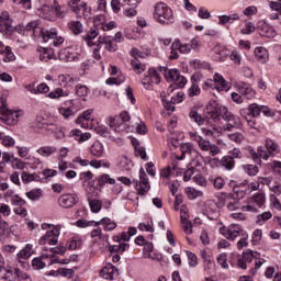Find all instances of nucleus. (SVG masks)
<instances>
[{"instance_id":"2","label":"nucleus","mask_w":281,"mask_h":281,"mask_svg":"<svg viewBox=\"0 0 281 281\" xmlns=\"http://www.w3.org/2000/svg\"><path fill=\"white\" fill-rule=\"evenodd\" d=\"M248 153L250 154L252 161L260 166L262 164V159L267 161L269 157H276V155L280 153V146L277 143H274L273 139L267 138L265 140V147L259 146L257 148V151L254 148L249 147Z\"/></svg>"},{"instance_id":"7","label":"nucleus","mask_w":281,"mask_h":281,"mask_svg":"<svg viewBox=\"0 0 281 281\" xmlns=\"http://www.w3.org/2000/svg\"><path fill=\"white\" fill-rule=\"evenodd\" d=\"M93 113L92 109H88L86 110L82 115L78 116L76 119V124H80L81 128H97L95 124H98V122L95 121V119L91 117V114Z\"/></svg>"},{"instance_id":"27","label":"nucleus","mask_w":281,"mask_h":281,"mask_svg":"<svg viewBox=\"0 0 281 281\" xmlns=\"http://www.w3.org/2000/svg\"><path fill=\"white\" fill-rule=\"evenodd\" d=\"M68 5L71 12H75V14H80V12H87V3H80V0H70L68 1Z\"/></svg>"},{"instance_id":"48","label":"nucleus","mask_w":281,"mask_h":281,"mask_svg":"<svg viewBox=\"0 0 281 281\" xmlns=\"http://www.w3.org/2000/svg\"><path fill=\"white\" fill-rule=\"evenodd\" d=\"M119 167L122 170H125L126 172H128V170H131V168H133V161L131 159H128V157L122 156L119 160Z\"/></svg>"},{"instance_id":"56","label":"nucleus","mask_w":281,"mask_h":281,"mask_svg":"<svg viewBox=\"0 0 281 281\" xmlns=\"http://www.w3.org/2000/svg\"><path fill=\"white\" fill-rule=\"evenodd\" d=\"M193 69H210V64L207 61H201V59H194L190 61Z\"/></svg>"},{"instance_id":"42","label":"nucleus","mask_w":281,"mask_h":281,"mask_svg":"<svg viewBox=\"0 0 281 281\" xmlns=\"http://www.w3.org/2000/svg\"><path fill=\"white\" fill-rule=\"evenodd\" d=\"M34 254V250H32V245L27 244L20 252L18 254L19 260H27Z\"/></svg>"},{"instance_id":"54","label":"nucleus","mask_w":281,"mask_h":281,"mask_svg":"<svg viewBox=\"0 0 281 281\" xmlns=\"http://www.w3.org/2000/svg\"><path fill=\"white\" fill-rule=\"evenodd\" d=\"M75 91L76 95H78L79 98H87V95H89V88L85 85H77Z\"/></svg>"},{"instance_id":"11","label":"nucleus","mask_w":281,"mask_h":281,"mask_svg":"<svg viewBox=\"0 0 281 281\" xmlns=\"http://www.w3.org/2000/svg\"><path fill=\"white\" fill-rule=\"evenodd\" d=\"M58 236H60V227H54L46 232L38 240L40 245H58Z\"/></svg>"},{"instance_id":"32","label":"nucleus","mask_w":281,"mask_h":281,"mask_svg":"<svg viewBox=\"0 0 281 281\" xmlns=\"http://www.w3.org/2000/svg\"><path fill=\"white\" fill-rule=\"evenodd\" d=\"M69 95V90H63V88H56L54 91L47 94L50 100H59V98H67Z\"/></svg>"},{"instance_id":"41","label":"nucleus","mask_w":281,"mask_h":281,"mask_svg":"<svg viewBox=\"0 0 281 281\" xmlns=\"http://www.w3.org/2000/svg\"><path fill=\"white\" fill-rule=\"evenodd\" d=\"M171 47H176V49H178L180 54H190V52H192V49L190 48V44L181 43L179 40H177Z\"/></svg>"},{"instance_id":"21","label":"nucleus","mask_w":281,"mask_h":281,"mask_svg":"<svg viewBox=\"0 0 281 281\" xmlns=\"http://www.w3.org/2000/svg\"><path fill=\"white\" fill-rule=\"evenodd\" d=\"M158 71L164 74L167 82H173V80L177 78V75L179 74V69H169L168 66H159Z\"/></svg>"},{"instance_id":"14","label":"nucleus","mask_w":281,"mask_h":281,"mask_svg":"<svg viewBox=\"0 0 281 281\" xmlns=\"http://www.w3.org/2000/svg\"><path fill=\"white\" fill-rule=\"evenodd\" d=\"M235 87L238 93H240V95H244L246 100H254V98H256V90H254V88H251L249 83L239 81L236 83Z\"/></svg>"},{"instance_id":"63","label":"nucleus","mask_w":281,"mask_h":281,"mask_svg":"<svg viewBox=\"0 0 281 281\" xmlns=\"http://www.w3.org/2000/svg\"><path fill=\"white\" fill-rule=\"evenodd\" d=\"M116 133H126L128 131V125L122 121L117 124L110 125Z\"/></svg>"},{"instance_id":"36","label":"nucleus","mask_w":281,"mask_h":281,"mask_svg":"<svg viewBox=\"0 0 281 281\" xmlns=\"http://www.w3.org/2000/svg\"><path fill=\"white\" fill-rule=\"evenodd\" d=\"M40 60L42 63H49V60H56V55H54V50L43 48V52L40 54Z\"/></svg>"},{"instance_id":"64","label":"nucleus","mask_w":281,"mask_h":281,"mask_svg":"<svg viewBox=\"0 0 281 281\" xmlns=\"http://www.w3.org/2000/svg\"><path fill=\"white\" fill-rule=\"evenodd\" d=\"M211 183H213L215 190H223V188H225V179H223V177L211 179Z\"/></svg>"},{"instance_id":"52","label":"nucleus","mask_w":281,"mask_h":281,"mask_svg":"<svg viewBox=\"0 0 281 281\" xmlns=\"http://www.w3.org/2000/svg\"><path fill=\"white\" fill-rule=\"evenodd\" d=\"M273 216V214L270 211L263 212L256 217L257 225H262L263 223H267V221H270V218Z\"/></svg>"},{"instance_id":"19","label":"nucleus","mask_w":281,"mask_h":281,"mask_svg":"<svg viewBox=\"0 0 281 281\" xmlns=\"http://www.w3.org/2000/svg\"><path fill=\"white\" fill-rule=\"evenodd\" d=\"M180 151L181 156L177 157L179 161H183L186 159V155H189L192 157L193 155H199V151L194 148V145L192 143H182L180 145Z\"/></svg>"},{"instance_id":"44","label":"nucleus","mask_w":281,"mask_h":281,"mask_svg":"<svg viewBox=\"0 0 281 281\" xmlns=\"http://www.w3.org/2000/svg\"><path fill=\"white\" fill-rule=\"evenodd\" d=\"M47 258V256L43 255L42 257H36L32 260V267L36 271H41V269H45L47 265L44 262L43 259Z\"/></svg>"},{"instance_id":"10","label":"nucleus","mask_w":281,"mask_h":281,"mask_svg":"<svg viewBox=\"0 0 281 281\" xmlns=\"http://www.w3.org/2000/svg\"><path fill=\"white\" fill-rule=\"evenodd\" d=\"M205 85L206 87H210V89H216L218 92L227 91L229 89L227 81H225V78L220 74H215L213 79H207Z\"/></svg>"},{"instance_id":"40","label":"nucleus","mask_w":281,"mask_h":281,"mask_svg":"<svg viewBox=\"0 0 281 281\" xmlns=\"http://www.w3.org/2000/svg\"><path fill=\"white\" fill-rule=\"evenodd\" d=\"M100 34V31L98 30V26H93L90 29V31L83 36V40L88 43V45H93L94 38H98V35Z\"/></svg>"},{"instance_id":"31","label":"nucleus","mask_w":281,"mask_h":281,"mask_svg":"<svg viewBox=\"0 0 281 281\" xmlns=\"http://www.w3.org/2000/svg\"><path fill=\"white\" fill-rule=\"evenodd\" d=\"M134 148H135V156L140 157L143 161H148V156L146 155V148L139 146V142L137 139L132 142Z\"/></svg>"},{"instance_id":"9","label":"nucleus","mask_w":281,"mask_h":281,"mask_svg":"<svg viewBox=\"0 0 281 281\" xmlns=\"http://www.w3.org/2000/svg\"><path fill=\"white\" fill-rule=\"evenodd\" d=\"M245 233V229L238 224H231L227 228L221 229V234H223L227 240H236V238H240Z\"/></svg>"},{"instance_id":"33","label":"nucleus","mask_w":281,"mask_h":281,"mask_svg":"<svg viewBox=\"0 0 281 281\" xmlns=\"http://www.w3.org/2000/svg\"><path fill=\"white\" fill-rule=\"evenodd\" d=\"M199 126H206L202 128V132L204 133V135L212 137V135H214V132L216 131V123H214L213 121L211 122H203L202 124H198Z\"/></svg>"},{"instance_id":"30","label":"nucleus","mask_w":281,"mask_h":281,"mask_svg":"<svg viewBox=\"0 0 281 281\" xmlns=\"http://www.w3.org/2000/svg\"><path fill=\"white\" fill-rule=\"evenodd\" d=\"M255 56L259 63H267L269 60V50L265 47L255 48Z\"/></svg>"},{"instance_id":"3","label":"nucleus","mask_w":281,"mask_h":281,"mask_svg":"<svg viewBox=\"0 0 281 281\" xmlns=\"http://www.w3.org/2000/svg\"><path fill=\"white\" fill-rule=\"evenodd\" d=\"M18 32H33L34 38H42V41H47V38L56 37V30H44L38 25L37 21L30 22L25 26L18 29Z\"/></svg>"},{"instance_id":"37","label":"nucleus","mask_w":281,"mask_h":281,"mask_svg":"<svg viewBox=\"0 0 281 281\" xmlns=\"http://www.w3.org/2000/svg\"><path fill=\"white\" fill-rule=\"evenodd\" d=\"M260 109H261V105H259L258 103H252L248 105L247 109H244V110L247 111L248 117H260Z\"/></svg>"},{"instance_id":"24","label":"nucleus","mask_w":281,"mask_h":281,"mask_svg":"<svg viewBox=\"0 0 281 281\" xmlns=\"http://www.w3.org/2000/svg\"><path fill=\"white\" fill-rule=\"evenodd\" d=\"M12 277H14V272L5 268V260L3 256L0 255V280L12 281Z\"/></svg>"},{"instance_id":"38","label":"nucleus","mask_w":281,"mask_h":281,"mask_svg":"<svg viewBox=\"0 0 281 281\" xmlns=\"http://www.w3.org/2000/svg\"><path fill=\"white\" fill-rule=\"evenodd\" d=\"M250 203H255L257 207H262L267 203V195L265 193H255L250 199Z\"/></svg>"},{"instance_id":"49","label":"nucleus","mask_w":281,"mask_h":281,"mask_svg":"<svg viewBox=\"0 0 281 281\" xmlns=\"http://www.w3.org/2000/svg\"><path fill=\"white\" fill-rule=\"evenodd\" d=\"M13 278L11 280L14 281H32V278L27 273H23V271L15 269L13 273Z\"/></svg>"},{"instance_id":"13","label":"nucleus","mask_w":281,"mask_h":281,"mask_svg":"<svg viewBox=\"0 0 281 281\" xmlns=\"http://www.w3.org/2000/svg\"><path fill=\"white\" fill-rule=\"evenodd\" d=\"M229 212H234L240 207V200L238 198H234V194L222 193V205H225Z\"/></svg>"},{"instance_id":"20","label":"nucleus","mask_w":281,"mask_h":281,"mask_svg":"<svg viewBox=\"0 0 281 281\" xmlns=\"http://www.w3.org/2000/svg\"><path fill=\"white\" fill-rule=\"evenodd\" d=\"M78 82V79L71 75H59L58 85L63 89H74V85Z\"/></svg>"},{"instance_id":"12","label":"nucleus","mask_w":281,"mask_h":281,"mask_svg":"<svg viewBox=\"0 0 281 281\" xmlns=\"http://www.w3.org/2000/svg\"><path fill=\"white\" fill-rule=\"evenodd\" d=\"M121 2L123 8H126V5L130 7L123 11L124 16H127L130 19L133 16H137V5L142 3V0H121Z\"/></svg>"},{"instance_id":"15","label":"nucleus","mask_w":281,"mask_h":281,"mask_svg":"<svg viewBox=\"0 0 281 281\" xmlns=\"http://www.w3.org/2000/svg\"><path fill=\"white\" fill-rule=\"evenodd\" d=\"M104 45L106 52H117V44L113 42V37L109 35H100L97 42V47Z\"/></svg>"},{"instance_id":"29","label":"nucleus","mask_w":281,"mask_h":281,"mask_svg":"<svg viewBox=\"0 0 281 281\" xmlns=\"http://www.w3.org/2000/svg\"><path fill=\"white\" fill-rule=\"evenodd\" d=\"M99 225H105V232H113V229L117 227V224L115 222H111V218L109 217H103L101 221L94 222V227H98Z\"/></svg>"},{"instance_id":"8","label":"nucleus","mask_w":281,"mask_h":281,"mask_svg":"<svg viewBox=\"0 0 281 281\" xmlns=\"http://www.w3.org/2000/svg\"><path fill=\"white\" fill-rule=\"evenodd\" d=\"M134 182L135 190L140 195L146 194L150 190V182H148V176L146 175V171H144V168L139 169V180H136Z\"/></svg>"},{"instance_id":"39","label":"nucleus","mask_w":281,"mask_h":281,"mask_svg":"<svg viewBox=\"0 0 281 281\" xmlns=\"http://www.w3.org/2000/svg\"><path fill=\"white\" fill-rule=\"evenodd\" d=\"M221 166H223V168H225L226 170H234L236 161H234V158L232 156L227 155L221 159Z\"/></svg>"},{"instance_id":"57","label":"nucleus","mask_w":281,"mask_h":281,"mask_svg":"<svg viewBox=\"0 0 281 281\" xmlns=\"http://www.w3.org/2000/svg\"><path fill=\"white\" fill-rule=\"evenodd\" d=\"M243 170L249 177H256V175H258V166H256V165H244Z\"/></svg>"},{"instance_id":"17","label":"nucleus","mask_w":281,"mask_h":281,"mask_svg":"<svg viewBox=\"0 0 281 281\" xmlns=\"http://www.w3.org/2000/svg\"><path fill=\"white\" fill-rule=\"evenodd\" d=\"M257 30L260 36H266V38H273L276 36V31L265 20H260L257 23Z\"/></svg>"},{"instance_id":"62","label":"nucleus","mask_w":281,"mask_h":281,"mask_svg":"<svg viewBox=\"0 0 281 281\" xmlns=\"http://www.w3.org/2000/svg\"><path fill=\"white\" fill-rule=\"evenodd\" d=\"M59 114L63 115L65 120H69V117H75L76 112L71 110V108H59Z\"/></svg>"},{"instance_id":"47","label":"nucleus","mask_w":281,"mask_h":281,"mask_svg":"<svg viewBox=\"0 0 281 281\" xmlns=\"http://www.w3.org/2000/svg\"><path fill=\"white\" fill-rule=\"evenodd\" d=\"M0 54L1 56H3L4 63H12V60L16 58L14 56V53H12V49L10 48V46H7L4 49H0Z\"/></svg>"},{"instance_id":"28","label":"nucleus","mask_w":281,"mask_h":281,"mask_svg":"<svg viewBox=\"0 0 281 281\" xmlns=\"http://www.w3.org/2000/svg\"><path fill=\"white\" fill-rule=\"evenodd\" d=\"M90 154L93 157H102V155H104V145L99 140L94 142L90 147Z\"/></svg>"},{"instance_id":"43","label":"nucleus","mask_w":281,"mask_h":281,"mask_svg":"<svg viewBox=\"0 0 281 281\" xmlns=\"http://www.w3.org/2000/svg\"><path fill=\"white\" fill-rule=\"evenodd\" d=\"M130 121H131V114H128V112H122L119 116L110 121V126H115V124H117L119 122H124L126 124V122H130Z\"/></svg>"},{"instance_id":"18","label":"nucleus","mask_w":281,"mask_h":281,"mask_svg":"<svg viewBox=\"0 0 281 281\" xmlns=\"http://www.w3.org/2000/svg\"><path fill=\"white\" fill-rule=\"evenodd\" d=\"M58 203L60 207H65V209L74 207L76 203H78V195L71 194V193L63 194L58 199Z\"/></svg>"},{"instance_id":"16","label":"nucleus","mask_w":281,"mask_h":281,"mask_svg":"<svg viewBox=\"0 0 281 281\" xmlns=\"http://www.w3.org/2000/svg\"><path fill=\"white\" fill-rule=\"evenodd\" d=\"M0 32L1 34H10L12 32V20L8 11H3L0 15Z\"/></svg>"},{"instance_id":"25","label":"nucleus","mask_w":281,"mask_h":281,"mask_svg":"<svg viewBox=\"0 0 281 281\" xmlns=\"http://www.w3.org/2000/svg\"><path fill=\"white\" fill-rule=\"evenodd\" d=\"M115 273L116 276L119 274L117 268H115L113 265H108L100 271V276L101 278H104V280H113Z\"/></svg>"},{"instance_id":"53","label":"nucleus","mask_w":281,"mask_h":281,"mask_svg":"<svg viewBox=\"0 0 281 281\" xmlns=\"http://www.w3.org/2000/svg\"><path fill=\"white\" fill-rule=\"evenodd\" d=\"M26 196L31 201H38L43 196V191L41 189H33L26 192Z\"/></svg>"},{"instance_id":"6","label":"nucleus","mask_w":281,"mask_h":281,"mask_svg":"<svg viewBox=\"0 0 281 281\" xmlns=\"http://www.w3.org/2000/svg\"><path fill=\"white\" fill-rule=\"evenodd\" d=\"M161 82V75H159V68H149L145 77L142 79L144 89L153 91V85H159Z\"/></svg>"},{"instance_id":"4","label":"nucleus","mask_w":281,"mask_h":281,"mask_svg":"<svg viewBox=\"0 0 281 281\" xmlns=\"http://www.w3.org/2000/svg\"><path fill=\"white\" fill-rule=\"evenodd\" d=\"M154 19L161 25H170V23L175 22V14L168 4L164 2H157L155 4Z\"/></svg>"},{"instance_id":"1","label":"nucleus","mask_w":281,"mask_h":281,"mask_svg":"<svg viewBox=\"0 0 281 281\" xmlns=\"http://www.w3.org/2000/svg\"><path fill=\"white\" fill-rule=\"evenodd\" d=\"M189 117L193 120L195 124H203V122H213L216 124L221 122V117L225 122H234V124H238V122H240V117L234 115L227 110L226 106L217 101H210V103L206 105L204 117L201 116L196 110H191Z\"/></svg>"},{"instance_id":"34","label":"nucleus","mask_w":281,"mask_h":281,"mask_svg":"<svg viewBox=\"0 0 281 281\" xmlns=\"http://www.w3.org/2000/svg\"><path fill=\"white\" fill-rule=\"evenodd\" d=\"M131 246L126 243H122V244H115V245H112V246H109V251L110 254H124V251H127V249L130 248Z\"/></svg>"},{"instance_id":"26","label":"nucleus","mask_w":281,"mask_h":281,"mask_svg":"<svg viewBox=\"0 0 281 281\" xmlns=\"http://www.w3.org/2000/svg\"><path fill=\"white\" fill-rule=\"evenodd\" d=\"M68 30L71 32V34H75V36H78L85 32V25H82V22L80 20H72L68 23Z\"/></svg>"},{"instance_id":"35","label":"nucleus","mask_w":281,"mask_h":281,"mask_svg":"<svg viewBox=\"0 0 281 281\" xmlns=\"http://www.w3.org/2000/svg\"><path fill=\"white\" fill-rule=\"evenodd\" d=\"M205 214L210 221H216L218 218V206L215 203L206 206Z\"/></svg>"},{"instance_id":"5","label":"nucleus","mask_w":281,"mask_h":281,"mask_svg":"<svg viewBox=\"0 0 281 281\" xmlns=\"http://www.w3.org/2000/svg\"><path fill=\"white\" fill-rule=\"evenodd\" d=\"M19 117H21V114H19V111H12L8 109V102L5 99H0V122H3V124H7V126H14L19 122Z\"/></svg>"},{"instance_id":"61","label":"nucleus","mask_w":281,"mask_h":281,"mask_svg":"<svg viewBox=\"0 0 281 281\" xmlns=\"http://www.w3.org/2000/svg\"><path fill=\"white\" fill-rule=\"evenodd\" d=\"M256 30L258 29L256 25H254V22H246L245 29L240 30V34H245V35L254 34Z\"/></svg>"},{"instance_id":"22","label":"nucleus","mask_w":281,"mask_h":281,"mask_svg":"<svg viewBox=\"0 0 281 281\" xmlns=\"http://www.w3.org/2000/svg\"><path fill=\"white\" fill-rule=\"evenodd\" d=\"M58 148H56V146L54 145H44L42 147H40L38 149H36L37 155H40L41 157L44 158H49L52 157V155H56Z\"/></svg>"},{"instance_id":"55","label":"nucleus","mask_w":281,"mask_h":281,"mask_svg":"<svg viewBox=\"0 0 281 281\" xmlns=\"http://www.w3.org/2000/svg\"><path fill=\"white\" fill-rule=\"evenodd\" d=\"M49 92V86L47 83L43 82L40 83L36 89H30V93H34L35 95H38V93H48Z\"/></svg>"},{"instance_id":"59","label":"nucleus","mask_w":281,"mask_h":281,"mask_svg":"<svg viewBox=\"0 0 281 281\" xmlns=\"http://www.w3.org/2000/svg\"><path fill=\"white\" fill-rule=\"evenodd\" d=\"M106 183L113 186V183H115V179L111 178V176L105 173L98 179V184L100 186V188H102V186H106Z\"/></svg>"},{"instance_id":"45","label":"nucleus","mask_w":281,"mask_h":281,"mask_svg":"<svg viewBox=\"0 0 281 281\" xmlns=\"http://www.w3.org/2000/svg\"><path fill=\"white\" fill-rule=\"evenodd\" d=\"M131 65L135 74H144V71H146V64H142L138 58H133Z\"/></svg>"},{"instance_id":"50","label":"nucleus","mask_w":281,"mask_h":281,"mask_svg":"<svg viewBox=\"0 0 281 281\" xmlns=\"http://www.w3.org/2000/svg\"><path fill=\"white\" fill-rule=\"evenodd\" d=\"M89 201V205H90V210L93 214H98V212H100V210H102V202H100L97 199H92L88 198Z\"/></svg>"},{"instance_id":"60","label":"nucleus","mask_w":281,"mask_h":281,"mask_svg":"<svg viewBox=\"0 0 281 281\" xmlns=\"http://www.w3.org/2000/svg\"><path fill=\"white\" fill-rule=\"evenodd\" d=\"M258 258H260V254L251 250L246 251L243 255V259L246 260L247 262H254V260H258Z\"/></svg>"},{"instance_id":"46","label":"nucleus","mask_w":281,"mask_h":281,"mask_svg":"<svg viewBox=\"0 0 281 281\" xmlns=\"http://www.w3.org/2000/svg\"><path fill=\"white\" fill-rule=\"evenodd\" d=\"M21 179L23 183H31V181H41V176L23 171L21 175Z\"/></svg>"},{"instance_id":"58","label":"nucleus","mask_w":281,"mask_h":281,"mask_svg":"<svg viewBox=\"0 0 281 281\" xmlns=\"http://www.w3.org/2000/svg\"><path fill=\"white\" fill-rule=\"evenodd\" d=\"M198 146L203 150L204 153H207L210 150V146L212 143L210 140H205L204 137H198L196 138Z\"/></svg>"},{"instance_id":"23","label":"nucleus","mask_w":281,"mask_h":281,"mask_svg":"<svg viewBox=\"0 0 281 281\" xmlns=\"http://www.w3.org/2000/svg\"><path fill=\"white\" fill-rule=\"evenodd\" d=\"M81 179H83V186L86 183H89L88 187H86V192L88 193V195L93 194V192L97 190V188L91 184V179H93V173L91 171H85L81 173Z\"/></svg>"},{"instance_id":"51","label":"nucleus","mask_w":281,"mask_h":281,"mask_svg":"<svg viewBox=\"0 0 281 281\" xmlns=\"http://www.w3.org/2000/svg\"><path fill=\"white\" fill-rule=\"evenodd\" d=\"M81 247H82V239H80L79 237H72L68 241V249H70V251L80 249Z\"/></svg>"}]
</instances>
